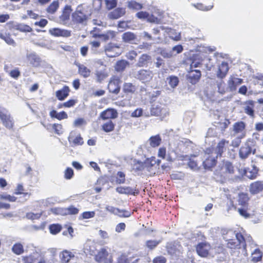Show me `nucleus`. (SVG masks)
I'll return each mask as SVG.
<instances>
[{
    "label": "nucleus",
    "mask_w": 263,
    "mask_h": 263,
    "mask_svg": "<svg viewBox=\"0 0 263 263\" xmlns=\"http://www.w3.org/2000/svg\"><path fill=\"white\" fill-rule=\"evenodd\" d=\"M49 33L56 37H69L71 35V31L64 29H61L59 28H54L49 29Z\"/></svg>",
    "instance_id": "obj_16"
},
{
    "label": "nucleus",
    "mask_w": 263,
    "mask_h": 263,
    "mask_svg": "<svg viewBox=\"0 0 263 263\" xmlns=\"http://www.w3.org/2000/svg\"><path fill=\"white\" fill-rule=\"evenodd\" d=\"M104 51L106 55L110 58L118 56L121 53L119 46L112 43H108L105 46Z\"/></svg>",
    "instance_id": "obj_5"
},
{
    "label": "nucleus",
    "mask_w": 263,
    "mask_h": 263,
    "mask_svg": "<svg viewBox=\"0 0 263 263\" xmlns=\"http://www.w3.org/2000/svg\"><path fill=\"white\" fill-rule=\"evenodd\" d=\"M150 144L153 147L158 146L161 141V139L159 135L152 137L150 139Z\"/></svg>",
    "instance_id": "obj_47"
},
{
    "label": "nucleus",
    "mask_w": 263,
    "mask_h": 263,
    "mask_svg": "<svg viewBox=\"0 0 263 263\" xmlns=\"http://www.w3.org/2000/svg\"><path fill=\"white\" fill-rule=\"evenodd\" d=\"M108 256L107 251L104 249H102L97 255H96L95 259L98 262L103 261L106 259V257Z\"/></svg>",
    "instance_id": "obj_37"
},
{
    "label": "nucleus",
    "mask_w": 263,
    "mask_h": 263,
    "mask_svg": "<svg viewBox=\"0 0 263 263\" xmlns=\"http://www.w3.org/2000/svg\"><path fill=\"white\" fill-rule=\"evenodd\" d=\"M160 28L173 40L175 41H179L180 40V33L176 32L175 30L172 29L170 28H165L164 26H161Z\"/></svg>",
    "instance_id": "obj_19"
},
{
    "label": "nucleus",
    "mask_w": 263,
    "mask_h": 263,
    "mask_svg": "<svg viewBox=\"0 0 263 263\" xmlns=\"http://www.w3.org/2000/svg\"><path fill=\"white\" fill-rule=\"evenodd\" d=\"M160 240H150L146 241L145 245L150 250L154 249L160 242Z\"/></svg>",
    "instance_id": "obj_55"
},
{
    "label": "nucleus",
    "mask_w": 263,
    "mask_h": 263,
    "mask_svg": "<svg viewBox=\"0 0 263 263\" xmlns=\"http://www.w3.org/2000/svg\"><path fill=\"white\" fill-rule=\"evenodd\" d=\"M167 81L168 84L171 86V87L173 88L176 87L179 83L178 78L176 76H170L167 79Z\"/></svg>",
    "instance_id": "obj_45"
},
{
    "label": "nucleus",
    "mask_w": 263,
    "mask_h": 263,
    "mask_svg": "<svg viewBox=\"0 0 263 263\" xmlns=\"http://www.w3.org/2000/svg\"><path fill=\"white\" fill-rule=\"evenodd\" d=\"M220 173L221 175L223 176L224 177H228L227 174H232L234 173V167L232 164L229 162L224 163L221 168V172Z\"/></svg>",
    "instance_id": "obj_21"
},
{
    "label": "nucleus",
    "mask_w": 263,
    "mask_h": 263,
    "mask_svg": "<svg viewBox=\"0 0 263 263\" xmlns=\"http://www.w3.org/2000/svg\"><path fill=\"white\" fill-rule=\"evenodd\" d=\"M255 149H252L248 144H246L239 149V155L242 159H245L252 153L255 154Z\"/></svg>",
    "instance_id": "obj_18"
},
{
    "label": "nucleus",
    "mask_w": 263,
    "mask_h": 263,
    "mask_svg": "<svg viewBox=\"0 0 263 263\" xmlns=\"http://www.w3.org/2000/svg\"><path fill=\"white\" fill-rule=\"evenodd\" d=\"M116 182L117 184H123L125 181V175L122 172H118L116 175Z\"/></svg>",
    "instance_id": "obj_48"
},
{
    "label": "nucleus",
    "mask_w": 263,
    "mask_h": 263,
    "mask_svg": "<svg viewBox=\"0 0 263 263\" xmlns=\"http://www.w3.org/2000/svg\"><path fill=\"white\" fill-rule=\"evenodd\" d=\"M78 67V71L80 74L83 76L84 78H88L89 77L91 71L87 67L83 64L78 63L76 64Z\"/></svg>",
    "instance_id": "obj_32"
},
{
    "label": "nucleus",
    "mask_w": 263,
    "mask_h": 263,
    "mask_svg": "<svg viewBox=\"0 0 263 263\" xmlns=\"http://www.w3.org/2000/svg\"><path fill=\"white\" fill-rule=\"evenodd\" d=\"M151 112L152 115L156 116H164L168 114V111L165 108H161L158 105H152L151 109Z\"/></svg>",
    "instance_id": "obj_20"
},
{
    "label": "nucleus",
    "mask_w": 263,
    "mask_h": 263,
    "mask_svg": "<svg viewBox=\"0 0 263 263\" xmlns=\"http://www.w3.org/2000/svg\"><path fill=\"white\" fill-rule=\"evenodd\" d=\"M89 16L81 6H79L72 14L71 21L74 24L86 25Z\"/></svg>",
    "instance_id": "obj_2"
},
{
    "label": "nucleus",
    "mask_w": 263,
    "mask_h": 263,
    "mask_svg": "<svg viewBox=\"0 0 263 263\" xmlns=\"http://www.w3.org/2000/svg\"><path fill=\"white\" fill-rule=\"evenodd\" d=\"M61 226L58 224H51L49 227L50 232L52 234H57L61 230Z\"/></svg>",
    "instance_id": "obj_53"
},
{
    "label": "nucleus",
    "mask_w": 263,
    "mask_h": 263,
    "mask_svg": "<svg viewBox=\"0 0 263 263\" xmlns=\"http://www.w3.org/2000/svg\"><path fill=\"white\" fill-rule=\"evenodd\" d=\"M133 164V169L135 172H142L145 171L144 168V164L143 162L134 160Z\"/></svg>",
    "instance_id": "obj_40"
},
{
    "label": "nucleus",
    "mask_w": 263,
    "mask_h": 263,
    "mask_svg": "<svg viewBox=\"0 0 263 263\" xmlns=\"http://www.w3.org/2000/svg\"><path fill=\"white\" fill-rule=\"evenodd\" d=\"M160 53L164 58H171L174 55L171 50L166 49H160Z\"/></svg>",
    "instance_id": "obj_57"
},
{
    "label": "nucleus",
    "mask_w": 263,
    "mask_h": 263,
    "mask_svg": "<svg viewBox=\"0 0 263 263\" xmlns=\"http://www.w3.org/2000/svg\"><path fill=\"white\" fill-rule=\"evenodd\" d=\"M115 125L111 121H108L102 125L104 132H111L114 130Z\"/></svg>",
    "instance_id": "obj_50"
},
{
    "label": "nucleus",
    "mask_w": 263,
    "mask_h": 263,
    "mask_svg": "<svg viewBox=\"0 0 263 263\" xmlns=\"http://www.w3.org/2000/svg\"><path fill=\"white\" fill-rule=\"evenodd\" d=\"M116 215L120 217H129L130 216V213L125 210H120L117 208V211L116 212Z\"/></svg>",
    "instance_id": "obj_56"
},
{
    "label": "nucleus",
    "mask_w": 263,
    "mask_h": 263,
    "mask_svg": "<svg viewBox=\"0 0 263 263\" xmlns=\"http://www.w3.org/2000/svg\"><path fill=\"white\" fill-rule=\"evenodd\" d=\"M160 162V160L156 159L154 157L146 159L143 162L145 171L149 173H153L154 167L159 166Z\"/></svg>",
    "instance_id": "obj_9"
},
{
    "label": "nucleus",
    "mask_w": 263,
    "mask_h": 263,
    "mask_svg": "<svg viewBox=\"0 0 263 263\" xmlns=\"http://www.w3.org/2000/svg\"><path fill=\"white\" fill-rule=\"evenodd\" d=\"M0 119L3 125L8 129H10L12 127L13 124V119L10 114L5 109L0 110Z\"/></svg>",
    "instance_id": "obj_6"
},
{
    "label": "nucleus",
    "mask_w": 263,
    "mask_h": 263,
    "mask_svg": "<svg viewBox=\"0 0 263 263\" xmlns=\"http://www.w3.org/2000/svg\"><path fill=\"white\" fill-rule=\"evenodd\" d=\"M27 58L30 63L33 66H38L41 63L40 58L34 52H31L27 54Z\"/></svg>",
    "instance_id": "obj_26"
},
{
    "label": "nucleus",
    "mask_w": 263,
    "mask_h": 263,
    "mask_svg": "<svg viewBox=\"0 0 263 263\" xmlns=\"http://www.w3.org/2000/svg\"><path fill=\"white\" fill-rule=\"evenodd\" d=\"M136 77L142 82L145 83L149 82L152 80L153 74L150 70L142 69L138 72Z\"/></svg>",
    "instance_id": "obj_13"
},
{
    "label": "nucleus",
    "mask_w": 263,
    "mask_h": 263,
    "mask_svg": "<svg viewBox=\"0 0 263 263\" xmlns=\"http://www.w3.org/2000/svg\"><path fill=\"white\" fill-rule=\"evenodd\" d=\"M262 258V253L259 249H255L252 253V260L256 262L260 260Z\"/></svg>",
    "instance_id": "obj_44"
},
{
    "label": "nucleus",
    "mask_w": 263,
    "mask_h": 263,
    "mask_svg": "<svg viewBox=\"0 0 263 263\" xmlns=\"http://www.w3.org/2000/svg\"><path fill=\"white\" fill-rule=\"evenodd\" d=\"M73 175V171L71 168H67L64 173V177L66 179H70Z\"/></svg>",
    "instance_id": "obj_62"
},
{
    "label": "nucleus",
    "mask_w": 263,
    "mask_h": 263,
    "mask_svg": "<svg viewBox=\"0 0 263 263\" xmlns=\"http://www.w3.org/2000/svg\"><path fill=\"white\" fill-rule=\"evenodd\" d=\"M229 66L228 63L222 62L219 66L218 70L217 72L218 78L223 79L224 78L229 70Z\"/></svg>",
    "instance_id": "obj_23"
},
{
    "label": "nucleus",
    "mask_w": 263,
    "mask_h": 263,
    "mask_svg": "<svg viewBox=\"0 0 263 263\" xmlns=\"http://www.w3.org/2000/svg\"><path fill=\"white\" fill-rule=\"evenodd\" d=\"M259 170L258 166L254 164L252 169L248 168L245 170V175L249 179H253L256 178Z\"/></svg>",
    "instance_id": "obj_31"
},
{
    "label": "nucleus",
    "mask_w": 263,
    "mask_h": 263,
    "mask_svg": "<svg viewBox=\"0 0 263 263\" xmlns=\"http://www.w3.org/2000/svg\"><path fill=\"white\" fill-rule=\"evenodd\" d=\"M216 84L218 88V92L219 93L223 95L226 92H228L227 87H225L224 83L221 79L216 81Z\"/></svg>",
    "instance_id": "obj_38"
},
{
    "label": "nucleus",
    "mask_w": 263,
    "mask_h": 263,
    "mask_svg": "<svg viewBox=\"0 0 263 263\" xmlns=\"http://www.w3.org/2000/svg\"><path fill=\"white\" fill-rule=\"evenodd\" d=\"M60 257L62 263H68L71 260H74L75 258L74 254L67 250L61 252Z\"/></svg>",
    "instance_id": "obj_24"
},
{
    "label": "nucleus",
    "mask_w": 263,
    "mask_h": 263,
    "mask_svg": "<svg viewBox=\"0 0 263 263\" xmlns=\"http://www.w3.org/2000/svg\"><path fill=\"white\" fill-rule=\"evenodd\" d=\"M192 6L195 7L196 9L203 11H208L212 10L213 8V5H211L209 6H206L202 3H196L191 4Z\"/></svg>",
    "instance_id": "obj_35"
},
{
    "label": "nucleus",
    "mask_w": 263,
    "mask_h": 263,
    "mask_svg": "<svg viewBox=\"0 0 263 263\" xmlns=\"http://www.w3.org/2000/svg\"><path fill=\"white\" fill-rule=\"evenodd\" d=\"M49 115L52 118H56L59 120H61L63 119H65L68 118V115L66 114V112L63 111L60 112H58L55 110H51L50 113Z\"/></svg>",
    "instance_id": "obj_33"
},
{
    "label": "nucleus",
    "mask_w": 263,
    "mask_h": 263,
    "mask_svg": "<svg viewBox=\"0 0 263 263\" xmlns=\"http://www.w3.org/2000/svg\"><path fill=\"white\" fill-rule=\"evenodd\" d=\"M136 90V87L135 85H133L132 83H127L124 85L123 90L125 92H134Z\"/></svg>",
    "instance_id": "obj_49"
},
{
    "label": "nucleus",
    "mask_w": 263,
    "mask_h": 263,
    "mask_svg": "<svg viewBox=\"0 0 263 263\" xmlns=\"http://www.w3.org/2000/svg\"><path fill=\"white\" fill-rule=\"evenodd\" d=\"M14 28L16 30L23 32H30L32 30L29 26L24 24H16L14 25Z\"/></svg>",
    "instance_id": "obj_36"
},
{
    "label": "nucleus",
    "mask_w": 263,
    "mask_h": 263,
    "mask_svg": "<svg viewBox=\"0 0 263 263\" xmlns=\"http://www.w3.org/2000/svg\"><path fill=\"white\" fill-rule=\"evenodd\" d=\"M120 80L117 77L112 78L108 85V88L110 92L117 94L120 90Z\"/></svg>",
    "instance_id": "obj_12"
},
{
    "label": "nucleus",
    "mask_w": 263,
    "mask_h": 263,
    "mask_svg": "<svg viewBox=\"0 0 263 263\" xmlns=\"http://www.w3.org/2000/svg\"><path fill=\"white\" fill-rule=\"evenodd\" d=\"M229 143V142L222 140L220 141L217 145L216 147L214 148H210L212 149V153L214 154V155H215L217 157L221 156L222 154L223 153L224 151L226 149V145H228Z\"/></svg>",
    "instance_id": "obj_17"
},
{
    "label": "nucleus",
    "mask_w": 263,
    "mask_h": 263,
    "mask_svg": "<svg viewBox=\"0 0 263 263\" xmlns=\"http://www.w3.org/2000/svg\"><path fill=\"white\" fill-rule=\"evenodd\" d=\"M12 250L15 254L20 255L24 252V247L21 243H16L13 246Z\"/></svg>",
    "instance_id": "obj_41"
},
{
    "label": "nucleus",
    "mask_w": 263,
    "mask_h": 263,
    "mask_svg": "<svg viewBox=\"0 0 263 263\" xmlns=\"http://www.w3.org/2000/svg\"><path fill=\"white\" fill-rule=\"evenodd\" d=\"M23 260L24 263H34L35 261V258L32 255L23 257Z\"/></svg>",
    "instance_id": "obj_64"
},
{
    "label": "nucleus",
    "mask_w": 263,
    "mask_h": 263,
    "mask_svg": "<svg viewBox=\"0 0 263 263\" xmlns=\"http://www.w3.org/2000/svg\"><path fill=\"white\" fill-rule=\"evenodd\" d=\"M183 47L181 45H177L175 46H174L172 48V49L171 51H172V53L174 54V52H175L176 54H179L181 53L183 51Z\"/></svg>",
    "instance_id": "obj_63"
},
{
    "label": "nucleus",
    "mask_w": 263,
    "mask_h": 263,
    "mask_svg": "<svg viewBox=\"0 0 263 263\" xmlns=\"http://www.w3.org/2000/svg\"><path fill=\"white\" fill-rule=\"evenodd\" d=\"M74 133H71L68 137V140L72 146L81 145L83 141L82 138L79 135H75Z\"/></svg>",
    "instance_id": "obj_27"
},
{
    "label": "nucleus",
    "mask_w": 263,
    "mask_h": 263,
    "mask_svg": "<svg viewBox=\"0 0 263 263\" xmlns=\"http://www.w3.org/2000/svg\"><path fill=\"white\" fill-rule=\"evenodd\" d=\"M151 57L145 54H142L139 58L137 65L139 67H142L147 64L148 61L150 60Z\"/></svg>",
    "instance_id": "obj_42"
},
{
    "label": "nucleus",
    "mask_w": 263,
    "mask_h": 263,
    "mask_svg": "<svg viewBox=\"0 0 263 263\" xmlns=\"http://www.w3.org/2000/svg\"><path fill=\"white\" fill-rule=\"evenodd\" d=\"M118 113L116 109L108 108L103 111L99 116V118L102 120L114 119L118 117Z\"/></svg>",
    "instance_id": "obj_10"
},
{
    "label": "nucleus",
    "mask_w": 263,
    "mask_h": 263,
    "mask_svg": "<svg viewBox=\"0 0 263 263\" xmlns=\"http://www.w3.org/2000/svg\"><path fill=\"white\" fill-rule=\"evenodd\" d=\"M106 7L108 9H111L116 7L117 0H105Z\"/></svg>",
    "instance_id": "obj_60"
},
{
    "label": "nucleus",
    "mask_w": 263,
    "mask_h": 263,
    "mask_svg": "<svg viewBox=\"0 0 263 263\" xmlns=\"http://www.w3.org/2000/svg\"><path fill=\"white\" fill-rule=\"evenodd\" d=\"M1 199L7 200L10 202H14L16 200V198L8 194H0Z\"/></svg>",
    "instance_id": "obj_61"
},
{
    "label": "nucleus",
    "mask_w": 263,
    "mask_h": 263,
    "mask_svg": "<svg viewBox=\"0 0 263 263\" xmlns=\"http://www.w3.org/2000/svg\"><path fill=\"white\" fill-rule=\"evenodd\" d=\"M70 89L68 86H65L61 89L56 91L55 96L58 100H64L69 95Z\"/></svg>",
    "instance_id": "obj_29"
},
{
    "label": "nucleus",
    "mask_w": 263,
    "mask_h": 263,
    "mask_svg": "<svg viewBox=\"0 0 263 263\" xmlns=\"http://www.w3.org/2000/svg\"><path fill=\"white\" fill-rule=\"evenodd\" d=\"M136 16L142 20H146L148 22L151 23H158L159 20L154 16L153 15H150L149 13L146 11H140L136 13Z\"/></svg>",
    "instance_id": "obj_15"
},
{
    "label": "nucleus",
    "mask_w": 263,
    "mask_h": 263,
    "mask_svg": "<svg viewBox=\"0 0 263 263\" xmlns=\"http://www.w3.org/2000/svg\"><path fill=\"white\" fill-rule=\"evenodd\" d=\"M243 82L241 79L237 78L233 76H231L227 82L228 92H233L236 90L237 86L240 85Z\"/></svg>",
    "instance_id": "obj_8"
},
{
    "label": "nucleus",
    "mask_w": 263,
    "mask_h": 263,
    "mask_svg": "<svg viewBox=\"0 0 263 263\" xmlns=\"http://www.w3.org/2000/svg\"><path fill=\"white\" fill-rule=\"evenodd\" d=\"M127 6L129 9H134L136 10H140L143 8L142 4L138 3L134 1L128 2Z\"/></svg>",
    "instance_id": "obj_46"
},
{
    "label": "nucleus",
    "mask_w": 263,
    "mask_h": 263,
    "mask_svg": "<svg viewBox=\"0 0 263 263\" xmlns=\"http://www.w3.org/2000/svg\"><path fill=\"white\" fill-rule=\"evenodd\" d=\"M242 108L245 113L251 118L254 117L255 102L252 100H248L242 103Z\"/></svg>",
    "instance_id": "obj_14"
},
{
    "label": "nucleus",
    "mask_w": 263,
    "mask_h": 263,
    "mask_svg": "<svg viewBox=\"0 0 263 263\" xmlns=\"http://www.w3.org/2000/svg\"><path fill=\"white\" fill-rule=\"evenodd\" d=\"M228 234H234L235 238L233 239H228L227 246L230 249L240 248L242 246L244 249H246L245 240L243 236L240 234L237 233L234 234L232 231H230Z\"/></svg>",
    "instance_id": "obj_3"
},
{
    "label": "nucleus",
    "mask_w": 263,
    "mask_h": 263,
    "mask_svg": "<svg viewBox=\"0 0 263 263\" xmlns=\"http://www.w3.org/2000/svg\"><path fill=\"white\" fill-rule=\"evenodd\" d=\"M116 191L121 194H132L133 190L129 186H119L116 189Z\"/></svg>",
    "instance_id": "obj_39"
},
{
    "label": "nucleus",
    "mask_w": 263,
    "mask_h": 263,
    "mask_svg": "<svg viewBox=\"0 0 263 263\" xmlns=\"http://www.w3.org/2000/svg\"><path fill=\"white\" fill-rule=\"evenodd\" d=\"M201 76V71L199 70L189 69L186 78L189 82L192 84H195L199 81Z\"/></svg>",
    "instance_id": "obj_11"
},
{
    "label": "nucleus",
    "mask_w": 263,
    "mask_h": 263,
    "mask_svg": "<svg viewBox=\"0 0 263 263\" xmlns=\"http://www.w3.org/2000/svg\"><path fill=\"white\" fill-rule=\"evenodd\" d=\"M117 32L115 31L108 30L106 32L101 34L100 39H102L104 41H106L114 38Z\"/></svg>",
    "instance_id": "obj_34"
},
{
    "label": "nucleus",
    "mask_w": 263,
    "mask_h": 263,
    "mask_svg": "<svg viewBox=\"0 0 263 263\" xmlns=\"http://www.w3.org/2000/svg\"><path fill=\"white\" fill-rule=\"evenodd\" d=\"M211 152L212 149L210 148H206L205 151L203 165L205 169H210L216 164V158L218 157L214 155Z\"/></svg>",
    "instance_id": "obj_4"
},
{
    "label": "nucleus",
    "mask_w": 263,
    "mask_h": 263,
    "mask_svg": "<svg viewBox=\"0 0 263 263\" xmlns=\"http://www.w3.org/2000/svg\"><path fill=\"white\" fill-rule=\"evenodd\" d=\"M128 64V62L125 60L118 61L115 65V69L118 71H121L124 70Z\"/></svg>",
    "instance_id": "obj_43"
},
{
    "label": "nucleus",
    "mask_w": 263,
    "mask_h": 263,
    "mask_svg": "<svg viewBox=\"0 0 263 263\" xmlns=\"http://www.w3.org/2000/svg\"><path fill=\"white\" fill-rule=\"evenodd\" d=\"M95 74L97 77V81L100 82L107 77V74L105 71L97 70Z\"/></svg>",
    "instance_id": "obj_51"
},
{
    "label": "nucleus",
    "mask_w": 263,
    "mask_h": 263,
    "mask_svg": "<svg viewBox=\"0 0 263 263\" xmlns=\"http://www.w3.org/2000/svg\"><path fill=\"white\" fill-rule=\"evenodd\" d=\"M59 4L58 1H53L48 7L47 11L50 13H54L59 8Z\"/></svg>",
    "instance_id": "obj_52"
},
{
    "label": "nucleus",
    "mask_w": 263,
    "mask_h": 263,
    "mask_svg": "<svg viewBox=\"0 0 263 263\" xmlns=\"http://www.w3.org/2000/svg\"><path fill=\"white\" fill-rule=\"evenodd\" d=\"M126 13L125 9L117 8L108 14V17L110 19H118L124 15Z\"/></svg>",
    "instance_id": "obj_22"
},
{
    "label": "nucleus",
    "mask_w": 263,
    "mask_h": 263,
    "mask_svg": "<svg viewBox=\"0 0 263 263\" xmlns=\"http://www.w3.org/2000/svg\"><path fill=\"white\" fill-rule=\"evenodd\" d=\"M215 50V47H203L199 52L193 55L190 69H194V68L199 67L202 62H205L206 60L207 54Z\"/></svg>",
    "instance_id": "obj_1"
},
{
    "label": "nucleus",
    "mask_w": 263,
    "mask_h": 263,
    "mask_svg": "<svg viewBox=\"0 0 263 263\" xmlns=\"http://www.w3.org/2000/svg\"><path fill=\"white\" fill-rule=\"evenodd\" d=\"M211 249L210 245L206 242L199 243L196 247L197 253L201 257H208Z\"/></svg>",
    "instance_id": "obj_7"
},
{
    "label": "nucleus",
    "mask_w": 263,
    "mask_h": 263,
    "mask_svg": "<svg viewBox=\"0 0 263 263\" xmlns=\"http://www.w3.org/2000/svg\"><path fill=\"white\" fill-rule=\"evenodd\" d=\"M123 41L125 43H134L136 40V35L130 32L124 33L122 35Z\"/></svg>",
    "instance_id": "obj_30"
},
{
    "label": "nucleus",
    "mask_w": 263,
    "mask_h": 263,
    "mask_svg": "<svg viewBox=\"0 0 263 263\" xmlns=\"http://www.w3.org/2000/svg\"><path fill=\"white\" fill-rule=\"evenodd\" d=\"M96 251V249L95 248V245L93 242L91 241H88L85 243L84 247V252L86 255H95Z\"/></svg>",
    "instance_id": "obj_25"
},
{
    "label": "nucleus",
    "mask_w": 263,
    "mask_h": 263,
    "mask_svg": "<svg viewBox=\"0 0 263 263\" xmlns=\"http://www.w3.org/2000/svg\"><path fill=\"white\" fill-rule=\"evenodd\" d=\"M263 190V182L255 181L250 184V191L253 194H256Z\"/></svg>",
    "instance_id": "obj_28"
},
{
    "label": "nucleus",
    "mask_w": 263,
    "mask_h": 263,
    "mask_svg": "<svg viewBox=\"0 0 263 263\" xmlns=\"http://www.w3.org/2000/svg\"><path fill=\"white\" fill-rule=\"evenodd\" d=\"M87 121L84 118H78L74 120L73 125L76 127H82L85 126Z\"/></svg>",
    "instance_id": "obj_54"
},
{
    "label": "nucleus",
    "mask_w": 263,
    "mask_h": 263,
    "mask_svg": "<svg viewBox=\"0 0 263 263\" xmlns=\"http://www.w3.org/2000/svg\"><path fill=\"white\" fill-rule=\"evenodd\" d=\"M41 216V214L40 213H27L26 215V217L28 219H31L32 220H34L35 219H38Z\"/></svg>",
    "instance_id": "obj_59"
},
{
    "label": "nucleus",
    "mask_w": 263,
    "mask_h": 263,
    "mask_svg": "<svg viewBox=\"0 0 263 263\" xmlns=\"http://www.w3.org/2000/svg\"><path fill=\"white\" fill-rule=\"evenodd\" d=\"M245 124L243 122L236 123L234 125V132H242L245 129Z\"/></svg>",
    "instance_id": "obj_58"
}]
</instances>
